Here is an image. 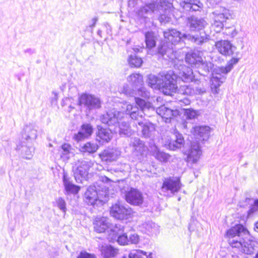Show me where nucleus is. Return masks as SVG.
Returning <instances> with one entry per match:
<instances>
[{
	"label": "nucleus",
	"instance_id": "obj_4",
	"mask_svg": "<svg viewBox=\"0 0 258 258\" xmlns=\"http://www.w3.org/2000/svg\"><path fill=\"white\" fill-rule=\"evenodd\" d=\"M125 117L123 112L113 109L102 115L100 119L103 123L108 126H114V132H118L120 135L130 136L132 135V130L128 123L124 120Z\"/></svg>",
	"mask_w": 258,
	"mask_h": 258
},
{
	"label": "nucleus",
	"instance_id": "obj_36",
	"mask_svg": "<svg viewBox=\"0 0 258 258\" xmlns=\"http://www.w3.org/2000/svg\"><path fill=\"white\" fill-rule=\"evenodd\" d=\"M29 145H18L17 147V150H20L24 156V157L27 159H30L33 156L34 151V148L31 145V143H28Z\"/></svg>",
	"mask_w": 258,
	"mask_h": 258
},
{
	"label": "nucleus",
	"instance_id": "obj_52",
	"mask_svg": "<svg viewBox=\"0 0 258 258\" xmlns=\"http://www.w3.org/2000/svg\"><path fill=\"white\" fill-rule=\"evenodd\" d=\"M77 258H94V255L90 254L86 251H82Z\"/></svg>",
	"mask_w": 258,
	"mask_h": 258
},
{
	"label": "nucleus",
	"instance_id": "obj_40",
	"mask_svg": "<svg viewBox=\"0 0 258 258\" xmlns=\"http://www.w3.org/2000/svg\"><path fill=\"white\" fill-rule=\"evenodd\" d=\"M151 253L147 255V252L140 249H133L131 250L128 255L123 256L122 258H144L143 256H146L147 258H150Z\"/></svg>",
	"mask_w": 258,
	"mask_h": 258
},
{
	"label": "nucleus",
	"instance_id": "obj_38",
	"mask_svg": "<svg viewBox=\"0 0 258 258\" xmlns=\"http://www.w3.org/2000/svg\"><path fill=\"white\" fill-rule=\"evenodd\" d=\"M61 157L64 160H68L74 154L71 146L69 144H63L59 150Z\"/></svg>",
	"mask_w": 258,
	"mask_h": 258
},
{
	"label": "nucleus",
	"instance_id": "obj_42",
	"mask_svg": "<svg viewBox=\"0 0 258 258\" xmlns=\"http://www.w3.org/2000/svg\"><path fill=\"white\" fill-rule=\"evenodd\" d=\"M174 92H177L181 94L192 95L195 94V89L191 88L190 85H184L180 86L179 89L177 87V89Z\"/></svg>",
	"mask_w": 258,
	"mask_h": 258
},
{
	"label": "nucleus",
	"instance_id": "obj_8",
	"mask_svg": "<svg viewBox=\"0 0 258 258\" xmlns=\"http://www.w3.org/2000/svg\"><path fill=\"white\" fill-rule=\"evenodd\" d=\"M232 69V66H227L225 67H219L214 69L211 79V88L215 93H218L219 86L225 80L226 74Z\"/></svg>",
	"mask_w": 258,
	"mask_h": 258
},
{
	"label": "nucleus",
	"instance_id": "obj_58",
	"mask_svg": "<svg viewBox=\"0 0 258 258\" xmlns=\"http://www.w3.org/2000/svg\"><path fill=\"white\" fill-rule=\"evenodd\" d=\"M180 101L182 102L185 105H188L190 104V100L186 98H183L182 100H181Z\"/></svg>",
	"mask_w": 258,
	"mask_h": 258
},
{
	"label": "nucleus",
	"instance_id": "obj_11",
	"mask_svg": "<svg viewBox=\"0 0 258 258\" xmlns=\"http://www.w3.org/2000/svg\"><path fill=\"white\" fill-rule=\"evenodd\" d=\"M179 64H175L174 68L175 72H173L175 77L174 81L176 85L177 79H180L182 81L186 83L192 82L194 80V76L192 70L184 64H181L182 61H179Z\"/></svg>",
	"mask_w": 258,
	"mask_h": 258
},
{
	"label": "nucleus",
	"instance_id": "obj_41",
	"mask_svg": "<svg viewBox=\"0 0 258 258\" xmlns=\"http://www.w3.org/2000/svg\"><path fill=\"white\" fill-rule=\"evenodd\" d=\"M153 155L157 160L161 162H167L170 158V156L168 154L160 151L156 147L153 152Z\"/></svg>",
	"mask_w": 258,
	"mask_h": 258
},
{
	"label": "nucleus",
	"instance_id": "obj_63",
	"mask_svg": "<svg viewBox=\"0 0 258 258\" xmlns=\"http://www.w3.org/2000/svg\"><path fill=\"white\" fill-rule=\"evenodd\" d=\"M254 204L256 205H258V200H255V202H254Z\"/></svg>",
	"mask_w": 258,
	"mask_h": 258
},
{
	"label": "nucleus",
	"instance_id": "obj_33",
	"mask_svg": "<svg viewBox=\"0 0 258 258\" xmlns=\"http://www.w3.org/2000/svg\"><path fill=\"white\" fill-rule=\"evenodd\" d=\"M63 183L64 189L68 194L78 193L80 190L79 186L75 185L70 181V178L66 173H63Z\"/></svg>",
	"mask_w": 258,
	"mask_h": 258
},
{
	"label": "nucleus",
	"instance_id": "obj_6",
	"mask_svg": "<svg viewBox=\"0 0 258 258\" xmlns=\"http://www.w3.org/2000/svg\"><path fill=\"white\" fill-rule=\"evenodd\" d=\"M249 231L241 224H237L228 229L225 236L229 243L233 247L240 248L242 242L249 237Z\"/></svg>",
	"mask_w": 258,
	"mask_h": 258
},
{
	"label": "nucleus",
	"instance_id": "obj_57",
	"mask_svg": "<svg viewBox=\"0 0 258 258\" xmlns=\"http://www.w3.org/2000/svg\"><path fill=\"white\" fill-rule=\"evenodd\" d=\"M238 58H233L232 59H231L230 62H229V64H228L227 66H229V65L231 64L233 66V65L234 64L237 63L238 62Z\"/></svg>",
	"mask_w": 258,
	"mask_h": 258
},
{
	"label": "nucleus",
	"instance_id": "obj_45",
	"mask_svg": "<svg viewBox=\"0 0 258 258\" xmlns=\"http://www.w3.org/2000/svg\"><path fill=\"white\" fill-rule=\"evenodd\" d=\"M88 171L83 167L78 166L75 172V177L76 180L80 179V177L85 178L88 175Z\"/></svg>",
	"mask_w": 258,
	"mask_h": 258
},
{
	"label": "nucleus",
	"instance_id": "obj_24",
	"mask_svg": "<svg viewBox=\"0 0 258 258\" xmlns=\"http://www.w3.org/2000/svg\"><path fill=\"white\" fill-rule=\"evenodd\" d=\"M184 143V141L182 135L178 132H176L174 134V138L172 140L168 141L165 144V146L169 149L174 151L181 148L183 146Z\"/></svg>",
	"mask_w": 258,
	"mask_h": 258
},
{
	"label": "nucleus",
	"instance_id": "obj_27",
	"mask_svg": "<svg viewBox=\"0 0 258 258\" xmlns=\"http://www.w3.org/2000/svg\"><path fill=\"white\" fill-rule=\"evenodd\" d=\"M180 5L186 11H198L203 7L199 0H184L180 2Z\"/></svg>",
	"mask_w": 258,
	"mask_h": 258
},
{
	"label": "nucleus",
	"instance_id": "obj_59",
	"mask_svg": "<svg viewBox=\"0 0 258 258\" xmlns=\"http://www.w3.org/2000/svg\"><path fill=\"white\" fill-rule=\"evenodd\" d=\"M69 100V99L66 98H64L62 100V103H61V105L62 106H63L64 105L65 103L68 102V101Z\"/></svg>",
	"mask_w": 258,
	"mask_h": 258
},
{
	"label": "nucleus",
	"instance_id": "obj_28",
	"mask_svg": "<svg viewBox=\"0 0 258 258\" xmlns=\"http://www.w3.org/2000/svg\"><path fill=\"white\" fill-rule=\"evenodd\" d=\"M37 137V127L32 124L26 125L24 128L23 138L25 139L28 143H31Z\"/></svg>",
	"mask_w": 258,
	"mask_h": 258
},
{
	"label": "nucleus",
	"instance_id": "obj_2",
	"mask_svg": "<svg viewBox=\"0 0 258 258\" xmlns=\"http://www.w3.org/2000/svg\"><path fill=\"white\" fill-rule=\"evenodd\" d=\"M172 0H128V6L134 8L141 4L145 6L140 8L136 13L139 19L146 20L149 15L156 9L162 11L165 13L170 12L173 8Z\"/></svg>",
	"mask_w": 258,
	"mask_h": 258
},
{
	"label": "nucleus",
	"instance_id": "obj_50",
	"mask_svg": "<svg viewBox=\"0 0 258 258\" xmlns=\"http://www.w3.org/2000/svg\"><path fill=\"white\" fill-rule=\"evenodd\" d=\"M128 244H137L140 241L139 236L136 234L134 233L130 235L128 238Z\"/></svg>",
	"mask_w": 258,
	"mask_h": 258
},
{
	"label": "nucleus",
	"instance_id": "obj_21",
	"mask_svg": "<svg viewBox=\"0 0 258 258\" xmlns=\"http://www.w3.org/2000/svg\"><path fill=\"white\" fill-rule=\"evenodd\" d=\"M215 46L221 54L225 56L232 55L235 49V47L228 40L217 41Z\"/></svg>",
	"mask_w": 258,
	"mask_h": 258
},
{
	"label": "nucleus",
	"instance_id": "obj_7",
	"mask_svg": "<svg viewBox=\"0 0 258 258\" xmlns=\"http://www.w3.org/2000/svg\"><path fill=\"white\" fill-rule=\"evenodd\" d=\"M182 185L178 177H169L165 178L161 187L162 195L171 197L178 192Z\"/></svg>",
	"mask_w": 258,
	"mask_h": 258
},
{
	"label": "nucleus",
	"instance_id": "obj_49",
	"mask_svg": "<svg viewBox=\"0 0 258 258\" xmlns=\"http://www.w3.org/2000/svg\"><path fill=\"white\" fill-rule=\"evenodd\" d=\"M93 165L94 162L91 160H84L80 163L79 166L83 167L88 171L89 169L92 167Z\"/></svg>",
	"mask_w": 258,
	"mask_h": 258
},
{
	"label": "nucleus",
	"instance_id": "obj_61",
	"mask_svg": "<svg viewBox=\"0 0 258 258\" xmlns=\"http://www.w3.org/2000/svg\"><path fill=\"white\" fill-rule=\"evenodd\" d=\"M254 230L258 233V222L255 224Z\"/></svg>",
	"mask_w": 258,
	"mask_h": 258
},
{
	"label": "nucleus",
	"instance_id": "obj_25",
	"mask_svg": "<svg viewBox=\"0 0 258 258\" xmlns=\"http://www.w3.org/2000/svg\"><path fill=\"white\" fill-rule=\"evenodd\" d=\"M124 231V226L120 224H115L114 225L109 224V234L107 238L110 242L116 241L118 236L121 235Z\"/></svg>",
	"mask_w": 258,
	"mask_h": 258
},
{
	"label": "nucleus",
	"instance_id": "obj_60",
	"mask_svg": "<svg viewBox=\"0 0 258 258\" xmlns=\"http://www.w3.org/2000/svg\"><path fill=\"white\" fill-rule=\"evenodd\" d=\"M128 166H129L128 165L124 164L123 168L121 170H120V171H125V170L128 169Z\"/></svg>",
	"mask_w": 258,
	"mask_h": 258
},
{
	"label": "nucleus",
	"instance_id": "obj_19",
	"mask_svg": "<svg viewBox=\"0 0 258 258\" xmlns=\"http://www.w3.org/2000/svg\"><path fill=\"white\" fill-rule=\"evenodd\" d=\"M257 241L249 234V237L243 240L242 245L240 247L241 248V251L245 254H252L257 251Z\"/></svg>",
	"mask_w": 258,
	"mask_h": 258
},
{
	"label": "nucleus",
	"instance_id": "obj_13",
	"mask_svg": "<svg viewBox=\"0 0 258 258\" xmlns=\"http://www.w3.org/2000/svg\"><path fill=\"white\" fill-rule=\"evenodd\" d=\"M130 146L132 148V152L134 156L142 162L146 156L147 148L143 141L138 138H131Z\"/></svg>",
	"mask_w": 258,
	"mask_h": 258
},
{
	"label": "nucleus",
	"instance_id": "obj_46",
	"mask_svg": "<svg viewBox=\"0 0 258 258\" xmlns=\"http://www.w3.org/2000/svg\"><path fill=\"white\" fill-rule=\"evenodd\" d=\"M184 115L187 119H192L198 116V112L191 108L185 109H184Z\"/></svg>",
	"mask_w": 258,
	"mask_h": 258
},
{
	"label": "nucleus",
	"instance_id": "obj_29",
	"mask_svg": "<svg viewBox=\"0 0 258 258\" xmlns=\"http://www.w3.org/2000/svg\"><path fill=\"white\" fill-rule=\"evenodd\" d=\"M92 133V126L89 123L83 124L81 126V130L78 134L75 135L74 139L79 142L88 138Z\"/></svg>",
	"mask_w": 258,
	"mask_h": 258
},
{
	"label": "nucleus",
	"instance_id": "obj_51",
	"mask_svg": "<svg viewBox=\"0 0 258 258\" xmlns=\"http://www.w3.org/2000/svg\"><path fill=\"white\" fill-rule=\"evenodd\" d=\"M138 94L144 98H149L150 96V92L147 91L144 87H141L138 89Z\"/></svg>",
	"mask_w": 258,
	"mask_h": 258
},
{
	"label": "nucleus",
	"instance_id": "obj_56",
	"mask_svg": "<svg viewBox=\"0 0 258 258\" xmlns=\"http://www.w3.org/2000/svg\"><path fill=\"white\" fill-rule=\"evenodd\" d=\"M98 21V18L97 17H94L91 20V24L90 25V27H94L96 22Z\"/></svg>",
	"mask_w": 258,
	"mask_h": 258
},
{
	"label": "nucleus",
	"instance_id": "obj_37",
	"mask_svg": "<svg viewBox=\"0 0 258 258\" xmlns=\"http://www.w3.org/2000/svg\"><path fill=\"white\" fill-rule=\"evenodd\" d=\"M213 67V64L210 61L204 60L203 58L200 62L197 68L199 69V73L202 75H205V74L208 73Z\"/></svg>",
	"mask_w": 258,
	"mask_h": 258
},
{
	"label": "nucleus",
	"instance_id": "obj_10",
	"mask_svg": "<svg viewBox=\"0 0 258 258\" xmlns=\"http://www.w3.org/2000/svg\"><path fill=\"white\" fill-rule=\"evenodd\" d=\"M78 104L83 106L86 109V112L97 109L101 107V102L99 98L94 95L84 93L79 98Z\"/></svg>",
	"mask_w": 258,
	"mask_h": 258
},
{
	"label": "nucleus",
	"instance_id": "obj_48",
	"mask_svg": "<svg viewBox=\"0 0 258 258\" xmlns=\"http://www.w3.org/2000/svg\"><path fill=\"white\" fill-rule=\"evenodd\" d=\"M56 203L59 209L60 210H61L64 213H65L67 209L66 207V204L64 200L61 198H59L57 199H56Z\"/></svg>",
	"mask_w": 258,
	"mask_h": 258
},
{
	"label": "nucleus",
	"instance_id": "obj_20",
	"mask_svg": "<svg viewBox=\"0 0 258 258\" xmlns=\"http://www.w3.org/2000/svg\"><path fill=\"white\" fill-rule=\"evenodd\" d=\"M156 112L160 115L166 122H170L173 117H175L179 115V111L178 110L171 109L165 105H162L157 108L156 110Z\"/></svg>",
	"mask_w": 258,
	"mask_h": 258
},
{
	"label": "nucleus",
	"instance_id": "obj_15",
	"mask_svg": "<svg viewBox=\"0 0 258 258\" xmlns=\"http://www.w3.org/2000/svg\"><path fill=\"white\" fill-rule=\"evenodd\" d=\"M185 154L187 155V162L191 164L197 163L202 155V151L199 143H192L190 148L185 152Z\"/></svg>",
	"mask_w": 258,
	"mask_h": 258
},
{
	"label": "nucleus",
	"instance_id": "obj_18",
	"mask_svg": "<svg viewBox=\"0 0 258 258\" xmlns=\"http://www.w3.org/2000/svg\"><path fill=\"white\" fill-rule=\"evenodd\" d=\"M120 155V151L115 148H108L104 150L99 157L102 161L110 163L116 161Z\"/></svg>",
	"mask_w": 258,
	"mask_h": 258
},
{
	"label": "nucleus",
	"instance_id": "obj_55",
	"mask_svg": "<svg viewBox=\"0 0 258 258\" xmlns=\"http://www.w3.org/2000/svg\"><path fill=\"white\" fill-rule=\"evenodd\" d=\"M100 180L101 181L104 183H108L109 181H110V179L105 176H102L100 177Z\"/></svg>",
	"mask_w": 258,
	"mask_h": 258
},
{
	"label": "nucleus",
	"instance_id": "obj_47",
	"mask_svg": "<svg viewBox=\"0 0 258 258\" xmlns=\"http://www.w3.org/2000/svg\"><path fill=\"white\" fill-rule=\"evenodd\" d=\"M116 240L120 245H125L128 244V237L125 233L118 236Z\"/></svg>",
	"mask_w": 258,
	"mask_h": 258
},
{
	"label": "nucleus",
	"instance_id": "obj_1",
	"mask_svg": "<svg viewBox=\"0 0 258 258\" xmlns=\"http://www.w3.org/2000/svg\"><path fill=\"white\" fill-rule=\"evenodd\" d=\"M164 36L165 40L159 47L158 53L162 56L166 55L171 59H173L175 56L173 46L180 42L182 39L190 40L196 44L200 45L207 42L209 37L204 32L200 33V37L198 35L182 34L175 29H168L164 31Z\"/></svg>",
	"mask_w": 258,
	"mask_h": 258
},
{
	"label": "nucleus",
	"instance_id": "obj_5",
	"mask_svg": "<svg viewBox=\"0 0 258 258\" xmlns=\"http://www.w3.org/2000/svg\"><path fill=\"white\" fill-rule=\"evenodd\" d=\"M136 104L140 107L139 110L138 107L132 104H126L125 116L130 115L131 119L133 120V126H137L138 122L142 121L144 119L143 114L148 115L147 112L155 111V108L149 102H146L144 100L140 98L135 97Z\"/></svg>",
	"mask_w": 258,
	"mask_h": 258
},
{
	"label": "nucleus",
	"instance_id": "obj_43",
	"mask_svg": "<svg viewBox=\"0 0 258 258\" xmlns=\"http://www.w3.org/2000/svg\"><path fill=\"white\" fill-rule=\"evenodd\" d=\"M128 61L130 66L133 68H140L143 62L142 58L138 57L136 54L131 55Z\"/></svg>",
	"mask_w": 258,
	"mask_h": 258
},
{
	"label": "nucleus",
	"instance_id": "obj_32",
	"mask_svg": "<svg viewBox=\"0 0 258 258\" xmlns=\"http://www.w3.org/2000/svg\"><path fill=\"white\" fill-rule=\"evenodd\" d=\"M98 127L97 133V140L102 144L109 142L112 138V134L110 130L103 127Z\"/></svg>",
	"mask_w": 258,
	"mask_h": 258
},
{
	"label": "nucleus",
	"instance_id": "obj_23",
	"mask_svg": "<svg viewBox=\"0 0 258 258\" xmlns=\"http://www.w3.org/2000/svg\"><path fill=\"white\" fill-rule=\"evenodd\" d=\"M210 128L208 126H196L191 132L199 140L206 141L210 135Z\"/></svg>",
	"mask_w": 258,
	"mask_h": 258
},
{
	"label": "nucleus",
	"instance_id": "obj_9",
	"mask_svg": "<svg viewBox=\"0 0 258 258\" xmlns=\"http://www.w3.org/2000/svg\"><path fill=\"white\" fill-rule=\"evenodd\" d=\"M103 187L101 191L97 189L94 185L89 186L85 193V201L89 205H93L98 200L102 201V199L108 195V187L102 185Z\"/></svg>",
	"mask_w": 258,
	"mask_h": 258
},
{
	"label": "nucleus",
	"instance_id": "obj_39",
	"mask_svg": "<svg viewBox=\"0 0 258 258\" xmlns=\"http://www.w3.org/2000/svg\"><path fill=\"white\" fill-rule=\"evenodd\" d=\"M127 81L135 87L142 85L143 78L139 74H133L127 78Z\"/></svg>",
	"mask_w": 258,
	"mask_h": 258
},
{
	"label": "nucleus",
	"instance_id": "obj_3",
	"mask_svg": "<svg viewBox=\"0 0 258 258\" xmlns=\"http://www.w3.org/2000/svg\"><path fill=\"white\" fill-rule=\"evenodd\" d=\"M175 77L172 71H169L166 73H161L158 76L150 74L148 77V84L153 89H161L164 94L171 95L172 92L177 89Z\"/></svg>",
	"mask_w": 258,
	"mask_h": 258
},
{
	"label": "nucleus",
	"instance_id": "obj_54",
	"mask_svg": "<svg viewBox=\"0 0 258 258\" xmlns=\"http://www.w3.org/2000/svg\"><path fill=\"white\" fill-rule=\"evenodd\" d=\"M205 92L204 88H196L195 89V94H200Z\"/></svg>",
	"mask_w": 258,
	"mask_h": 258
},
{
	"label": "nucleus",
	"instance_id": "obj_26",
	"mask_svg": "<svg viewBox=\"0 0 258 258\" xmlns=\"http://www.w3.org/2000/svg\"><path fill=\"white\" fill-rule=\"evenodd\" d=\"M109 219L106 217H97L93 222L94 230L98 233L104 232L109 229Z\"/></svg>",
	"mask_w": 258,
	"mask_h": 258
},
{
	"label": "nucleus",
	"instance_id": "obj_16",
	"mask_svg": "<svg viewBox=\"0 0 258 258\" xmlns=\"http://www.w3.org/2000/svg\"><path fill=\"white\" fill-rule=\"evenodd\" d=\"M207 23L202 18L196 17H190L187 18V26L189 27L190 31H199V34L195 35H198L200 37V33L205 32L203 29L207 26Z\"/></svg>",
	"mask_w": 258,
	"mask_h": 258
},
{
	"label": "nucleus",
	"instance_id": "obj_64",
	"mask_svg": "<svg viewBox=\"0 0 258 258\" xmlns=\"http://www.w3.org/2000/svg\"><path fill=\"white\" fill-rule=\"evenodd\" d=\"M255 258H258V253L256 254Z\"/></svg>",
	"mask_w": 258,
	"mask_h": 258
},
{
	"label": "nucleus",
	"instance_id": "obj_12",
	"mask_svg": "<svg viewBox=\"0 0 258 258\" xmlns=\"http://www.w3.org/2000/svg\"><path fill=\"white\" fill-rule=\"evenodd\" d=\"M214 20L213 27L216 28V31H220L224 26V23L229 19L231 14L230 11L223 7H220L215 10L212 14Z\"/></svg>",
	"mask_w": 258,
	"mask_h": 258
},
{
	"label": "nucleus",
	"instance_id": "obj_14",
	"mask_svg": "<svg viewBox=\"0 0 258 258\" xmlns=\"http://www.w3.org/2000/svg\"><path fill=\"white\" fill-rule=\"evenodd\" d=\"M111 215L119 220L127 219L131 217L133 211L128 206H124L120 203L113 205L110 209Z\"/></svg>",
	"mask_w": 258,
	"mask_h": 258
},
{
	"label": "nucleus",
	"instance_id": "obj_30",
	"mask_svg": "<svg viewBox=\"0 0 258 258\" xmlns=\"http://www.w3.org/2000/svg\"><path fill=\"white\" fill-rule=\"evenodd\" d=\"M140 230L148 235L157 234L159 231V226L152 221H147L142 223L139 226Z\"/></svg>",
	"mask_w": 258,
	"mask_h": 258
},
{
	"label": "nucleus",
	"instance_id": "obj_17",
	"mask_svg": "<svg viewBox=\"0 0 258 258\" xmlns=\"http://www.w3.org/2000/svg\"><path fill=\"white\" fill-rule=\"evenodd\" d=\"M125 200L131 205L140 206L143 202V197L139 190L131 188L125 194Z\"/></svg>",
	"mask_w": 258,
	"mask_h": 258
},
{
	"label": "nucleus",
	"instance_id": "obj_35",
	"mask_svg": "<svg viewBox=\"0 0 258 258\" xmlns=\"http://www.w3.org/2000/svg\"><path fill=\"white\" fill-rule=\"evenodd\" d=\"M99 146L96 143L88 142L80 146V151L83 153L92 154L97 152Z\"/></svg>",
	"mask_w": 258,
	"mask_h": 258
},
{
	"label": "nucleus",
	"instance_id": "obj_53",
	"mask_svg": "<svg viewBox=\"0 0 258 258\" xmlns=\"http://www.w3.org/2000/svg\"><path fill=\"white\" fill-rule=\"evenodd\" d=\"M257 206H258V205H256L254 204V205L250 207V209L247 212L248 217L251 216L252 214H253L254 212L257 211Z\"/></svg>",
	"mask_w": 258,
	"mask_h": 258
},
{
	"label": "nucleus",
	"instance_id": "obj_62",
	"mask_svg": "<svg viewBox=\"0 0 258 258\" xmlns=\"http://www.w3.org/2000/svg\"><path fill=\"white\" fill-rule=\"evenodd\" d=\"M183 127H184V128H187L186 123L185 122H184V123H183Z\"/></svg>",
	"mask_w": 258,
	"mask_h": 258
},
{
	"label": "nucleus",
	"instance_id": "obj_44",
	"mask_svg": "<svg viewBox=\"0 0 258 258\" xmlns=\"http://www.w3.org/2000/svg\"><path fill=\"white\" fill-rule=\"evenodd\" d=\"M145 42L147 47L152 48L155 46L156 42L153 32H148L145 34Z\"/></svg>",
	"mask_w": 258,
	"mask_h": 258
},
{
	"label": "nucleus",
	"instance_id": "obj_31",
	"mask_svg": "<svg viewBox=\"0 0 258 258\" xmlns=\"http://www.w3.org/2000/svg\"><path fill=\"white\" fill-rule=\"evenodd\" d=\"M202 53L199 51L188 53L185 56L186 62L195 68H197L200 62L202 61Z\"/></svg>",
	"mask_w": 258,
	"mask_h": 258
},
{
	"label": "nucleus",
	"instance_id": "obj_22",
	"mask_svg": "<svg viewBox=\"0 0 258 258\" xmlns=\"http://www.w3.org/2000/svg\"><path fill=\"white\" fill-rule=\"evenodd\" d=\"M137 130L142 133V135L145 137H150L152 133L155 130L154 124L147 120L144 119L142 121L138 122Z\"/></svg>",
	"mask_w": 258,
	"mask_h": 258
},
{
	"label": "nucleus",
	"instance_id": "obj_34",
	"mask_svg": "<svg viewBox=\"0 0 258 258\" xmlns=\"http://www.w3.org/2000/svg\"><path fill=\"white\" fill-rule=\"evenodd\" d=\"M101 253L104 258L115 257L118 252V250L110 245H103L100 248Z\"/></svg>",
	"mask_w": 258,
	"mask_h": 258
}]
</instances>
